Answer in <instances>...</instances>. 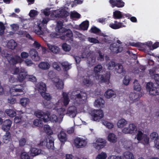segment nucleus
<instances>
[{"label": "nucleus", "mask_w": 159, "mask_h": 159, "mask_svg": "<svg viewBox=\"0 0 159 159\" xmlns=\"http://www.w3.org/2000/svg\"><path fill=\"white\" fill-rule=\"evenodd\" d=\"M41 12L44 14L45 16L43 17L42 21L41 20L37 21V27L34 31L35 33L39 35H43L44 33H46V31H47V29L45 27L44 25L47 24L49 20V18L48 17V16L50 14L49 9L46 8L42 10Z\"/></svg>", "instance_id": "obj_3"}, {"label": "nucleus", "mask_w": 159, "mask_h": 159, "mask_svg": "<svg viewBox=\"0 0 159 159\" xmlns=\"http://www.w3.org/2000/svg\"><path fill=\"white\" fill-rule=\"evenodd\" d=\"M30 55L32 59L35 61H39L40 57L38 56L37 51L35 49H32L30 51Z\"/></svg>", "instance_id": "obj_21"}, {"label": "nucleus", "mask_w": 159, "mask_h": 159, "mask_svg": "<svg viewBox=\"0 0 159 159\" xmlns=\"http://www.w3.org/2000/svg\"><path fill=\"white\" fill-rule=\"evenodd\" d=\"M36 88L40 94L42 93L43 92H46V85L42 82L38 83L36 85Z\"/></svg>", "instance_id": "obj_24"}, {"label": "nucleus", "mask_w": 159, "mask_h": 159, "mask_svg": "<svg viewBox=\"0 0 159 159\" xmlns=\"http://www.w3.org/2000/svg\"><path fill=\"white\" fill-rule=\"evenodd\" d=\"M142 96V94L141 92L137 93H132L129 94V98L131 100L135 101L136 100H137Z\"/></svg>", "instance_id": "obj_26"}, {"label": "nucleus", "mask_w": 159, "mask_h": 159, "mask_svg": "<svg viewBox=\"0 0 159 159\" xmlns=\"http://www.w3.org/2000/svg\"><path fill=\"white\" fill-rule=\"evenodd\" d=\"M35 115L38 117L41 118L44 121V117L46 115H48V114H44L42 111L40 110L36 111L35 113Z\"/></svg>", "instance_id": "obj_37"}, {"label": "nucleus", "mask_w": 159, "mask_h": 159, "mask_svg": "<svg viewBox=\"0 0 159 159\" xmlns=\"http://www.w3.org/2000/svg\"><path fill=\"white\" fill-rule=\"evenodd\" d=\"M5 112L6 114L11 117H14L16 114V112L13 110L7 109Z\"/></svg>", "instance_id": "obj_54"}, {"label": "nucleus", "mask_w": 159, "mask_h": 159, "mask_svg": "<svg viewBox=\"0 0 159 159\" xmlns=\"http://www.w3.org/2000/svg\"><path fill=\"white\" fill-rule=\"evenodd\" d=\"M56 30L60 34L66 32V36H62L61 37L63 40H67V37L71 38L73 36L72 31L69 30H66L63 27V24L61 21H59L57 22V26L56 28Z\"/></svg>", "instance_id": "obj_6"}, {"label": "nucleus", "mask_w": 159, "mask_h": 159, "mask_svg": "<svg viewBox=\"0 0 159 159\" xmlns=\"http://www.w3.org/2000/svg\"><path fill=\"white\" fill-rule=\"evenodd\" d=\"M92 55L90 57L88 58L87 63L89 66H92L95 64L96 62V57L95 56H93Z\"/></svg>", "instance_id": "obj_36"}, {"label": "nucleus", "mask_w": 159, "mask_h": 159, "mask_svg": "<svg viewBox=\"0 0 159 159\" xmlns=\"http://www.w3.org/2000/svg\"><path fill=\"white\" fill-rule=\"evenodd\" d=\"M38 66L41 69L47 70L50 68L51 66L50 64L47 62H42L39 63Z\"/></svg>", "instance_id": "obj_30"}, {"label": "nucleus", "mask_w": 159, "mask_h": 159, "mask_svg": "<svg viewBox=\"0 0 159 159\" xmlns=\"http://www.w3.org/2000/svg\"><path fill=\"white\" fill-rule=\"evenodd\" d=\"M115 95V92L111 89L107 90L104 94L105 97L107 98H110L112 97H114Z\"/></svg>", "instance_id": "obj_34"}, {"label": "nucleus", "mask_w": 159, "mask_h": 159, "mask_svg": "<svg viewBox=\"0 0 159 159\" xmlns=\"http://www.w3.org/2000/svg\"><path fill=\"white\" fill-rule=\"evenodd\" d=\"M107 140L110 143H115L117 141L116 136L114 133H110L107 136Z\"/></svg>", "instance_id": "obj_29"}, {"label": "nucleus", "mask_w": 159, "mask_h": 159, "mask_svg": "<svg viewBox=\"0 0 159 159\" xmlns=\"http://www.w3.org/2000/svg\"><path fill=\"white\" fill-rule=\"evenodd\" d=\"M23 69H21L20 70L19 68L17 67L16 66H14L12 68H11L10 69V71L11 73L12 74L16 75L17 74V73L20 71V72H21V70Z\"/></svg>", "instance_id": "obj_52"}, {"label": "nucleus", "mask_w": 159, "mask_h": 159, "mask_svg": "<svg viewBox=\"0 0 159 159\" xmlns=\"http://www.w3.org/2000/svg\"><path fill=\"white\" fill-rule=\"evenodd\" d=\"M92 120L95 121H99L104 116L103 111L101 109L94 110L90 113Z\"/></svg>", "instance_id": "obj_10"}, {"label": "nucleus", "mask_w": 159, "mask_h": 159, "mask_svg": "<svg viewBox=\"0 0 159 159\" xmlns=\"http://www.w3.org/2000/svg\"><path fill=\"white\" fill-rule=\"evenodd\" d=\"M53 84L57 88L59 89H62L63 88L64 84L62 81L57 77H55L52 79Z\"/></svg>", "instance_id": "obj_16"}, {"label": "nucleus", "mask_w": 159, "mask_h": 159, "mask_svg": "<svg viewBox=\"0 0 159 159\" xmlns=\"http://www.w3.org/2000/svg\"><path fill=\"white\" fill-rule=\"evenodd\" d=\"M102 69V66L101 65H98L94 67L93 71L95 74V79L98 82H105L107 84H108L109 83L110 73L109 72H107L104 78L103 75H99L98 74V73Z\"/></svg>", "instance_id": "obj_4"}, {"label": "nucleus", "mask_w": 159, "mask_h": 159, "mask_svg": "<svg viewBox=\"0 0 159 159\" xmlns=\"http://www.w3.org/2000/svg\"><path fill=\"white\" fill-rule=\"evenodd\" d=\"M149 138L146 134L143 135V137L142 138V140L139 141V142L141 143L144 145H148L149 143Z\"/></svg>", "instance_id": "obj_44"}, {"label": "nucleus", "mask_w": 159, "mask_h": 159, "mask_svg": "<svg viewBox=\"0 0 159 159\" xmlns=\"http://www.w3.org/2000/svg\"><path fill=\"white\" fill-rule=\"evenodd\" d=\"M130 78L128 75H126L125 76L123 80V84L126 85H127L129 84V82L130 80Z\"/></svg>", "instance_id": "obj_60"}, {"label": "nucleus", "mask_w": 159, "mask_h": 159, "mask_svg": "<svg viewBox=\"0 0 159 159\" xmlns=\"http://www.w3.org/2000/svg\"><path fill=\"white\" fill-rule=\"evenodd\" d=\"M41 150L36 148H32L30 149V154L32 156H34L41 153Z\"/></svg>", "instance_id": "obj_39"}, {"label": "nucleus", "mask_w": 159, "mask_h": 159, "mask_svg": "<svg viewBox=\"0 0 159 159\" xmlns=\"http://www.w3.org/2000/svg\"><path fill=\"white\" fill-rule=\"evenodd\" d=\"M30 102L29 99L27 98H23L20 100V104L23 106L25 107L28 105Z\"/></svg>", "instance_id": "obj_43"}, {"label": "nucleus", "mask_w": 159, "mask_h": 159, "mask_svg": "<svg viewBox=\"0 0 159 159\" xmlns=\"http://www.w3.org/2000/svg\"><path fill=\"white\" fill-rule=\"evenodd\" d=\"M26 139L24 138H21L19 140V145L20 147H22L25 145L26 143Z\"/></svg>", "instance_id": "obj_64"}, {"label": "nucleus", "mask_w": 159, "mask_h": 159, "mask_svg": "<svg viewBox=\"0 0 159 159\" xmlns=\"http://www.w3.org/2000/svg\"><path fill=\"white\" fill-rule=\"evenodd\" d=\"M124 157L126 159H134L133 154L129 151H126L123 154Z\"/></svg>", "instance_id": "obj_38"}, {"label": "nucleus", "mask_w": 159, "mask_h": 159, "mask_svg": "<svg viewBox=\"0 0 159 159\" xmlns=\"http://www.w3.org/2000/svg\"><path fill=\"white\" fill-rule=\"evenodd\" d=\"M90 75L89 76H85L83 78V83L84 85L87 86H91L93 84V82L89 78Z\"/></svg>", "instance_id": "obj_27"}, {"label": "nucleus", "mask_w": 159, "mask_h": 159, "mask_svg": "<svg viewBox=\"0 0 159 159\" xmlns=\"http://www.w3.org/2000/svg\"><path fill=\"white\" fill-rule=\"evenodd\" d=\"M110 0L109 2L113 7L116 6L118 7H122L124 6L125 3L122 0Z\"/></svg>", "instance_id": "obj_18"}, {"label": "nucleus", "mask_w": 159, "mask_h": 159, "mask_svg": "<svg viewBox=\"0 0 159 159\" xmlns=\"http://www.w3.org/2000/svg\"><path fill=\"white\" fill-rule=\"evenodd\" d=\"M110 49L113 53H116L120 52L123 50L122 47L117 46L116 43L111 44L110 47Z\"/></svg>", "instance_id": "obj_19"}, {"label": "nucleus", "mask_w": 159, "mask_h": 159, "mask_svg": "<svg viewBox=\"0 0 159 159\" xmlns=\"http://www.w3.org/2000/svg\"><path fill=\"white\" fill-rule=\"evenodd\" d=\"M34 125L39 127H42L43 126V124L41 120L36 119L33 122Z\"/></svg>", "instance_id": "obj_55"}, {"label": "nucleus", "mask_w": 159, "mask_h": 159, "mask_svg": "<svg viewBox=\"0 0 159 159\" xmlns=\"http://www.w3.org/2000/svg\"><path fill=\"white\" fill-rule=\"evenodd\" d=\"M144 134L141 131L139 130L138 131L136 136L135 137V138H136L139 141L137 143H139V141L142 140V138L143 137Z\"/></svg>", "instance_id": "obj_48"}, {"label": "nucleus", "mask_w": 159, "mask_h": 159, "mask_svg": "<svg viewBox=\"0 0 159 159\" xmlns=\"http://www.w3.org/2000/svg\"><path fill=\"white\" fill-rule=\"evenodd\" d=\"M58 13V14L55 15L56 17H60L62 18L66 17L69 15V13L65 9H62L60 11H56L54 12L53 14Z\"/></svg>", "instance_id": "obj_20"}, {"label": "nucleus", "mask_w": 159, "mask_h": 159, "mask_svg": "<svg viewBox=\"0 0 159 159\" xmlns=\"http://www.w3.org/2000/svg\"><path fill=\"white\" fill-rule=\"evenodd\" d=\"M86 140L82 138H77L74 140V144L77 148H81L86 146L87 144Z\"/></svg>", "instance_id": "obj_15"}, {"label": "nucleus", "mask_w": 159, "mask_h": 159, "mask_svg": "<svg viewBox=\"0 0 159 159\" xmlns=\"http://www.w3.org/2000/svg\"><path fill=\"white\" fill-rule=\"evenodd\" d=\"M61 65L63 69L65 70H67L70 69L71 67V64H70L67 62H64L61 63Z\"/></svg>", "instance_id": "obj_49"}, {"label": "nucleus", "mask_w": 159, "mask_h": 159, "mask_svg": "<svg viewBox=\"0 0 159 159\" xmlns=\"http://www.w3.org/2000/svg\"><path fill=\"white\" fill-rule=\"evenodd\" d=\"M70 16L71 18L79 19L80 18V15L77 12L75 11H73L71 13Z\"/></svg>", "instance_id": "obj_59"}, {"label": "nucleus", "mask_w": 159, "mask_h": 159, "mask_svg": "<svg viewBox=\"0 0 159 159\" xmlns=\"http://www.w3.org/2000/svg\"><path fill=\"white\" fill-rule=\"evenodd\" d=\"M58 136L60 141L62 142H65L67 140L66 134L63 131H61L58 134Z\"/></svg>", "instance_id": "obj_32"}, {"label": "nucleus", "mask_w": 159, "mask_h": 159, "mask_svg": "<svg viewBox=\"0 0 159 159\" xmlns=\"http://www.w3.org/2000/svg\"><path fill=\"white\" fill-rule=\"evenodd\" d=\"M137 130L135 125L131 123L129 124L128 126H125L122 130V133L125 134H132Z\"/></svg>", "instance_id": "obj_12"}, {"label": "nucleus", "mask_w": 159, "mask_h": 159, "mask_svg": "<svg viewBox=\"0 0 159 159\" xmlns=\"http://www.w3.org/2000/svg\"><path fill=\"white\" fill-rule=\"evenodd\" d=\"M70 98L73 100V105L69 107L66 112L65 109V115L70 117H75L79 112L77 110V107L85 102L87 98V94L79 90H74L71 93Z\"/></svg>", "instance_id": "obj_1"}, {"label": "nucleus", "mask_w": 159, "mask_h": 159, "mask_svg": "<svg viewBox=\"0 0 159 159\" xmlns=\"http://www.w3.org/2000/svg\"><path fill=\"white\" fill-rule=\"evenodd\" d=\"M107 156V154L102 152L99 154L96 157V159H106Z\"/></svg>", "instance_id": "obj_53"}, {"label": "nucleus", "mask_w": 159, "mask_h": 159, "mask_svg": "<svg viewBox=\"0 0 159 159\" xmlns=\"http://www.w3.org/2000/svg\"><path fill=\"white\" fill-rule=\"evenodd\" d=\"M54 109L57 111V116L55 114H52L50 116L48 114L44 117V122H46L50 121L52 122L60 123L62 121L65 115V108L55 107Z\"/></svg>", "instance_id": "obj_2"}, {"label": "nucleus", "mask_w": 159, "mask_h": 159, "mask_svg": "<svg viewBox=\"0 0 159 159\" xmlns=\"http://www.w3.org/2000/svg\"><path fill=\"white\" fill-rule=\"evenodd\" d=\"M2 56L6 57L9 63L10 64H16L17 63H21L23 60L22 58L25 59L27 58L29 56V53L27 52H23L21 53L20 56L21 58L19 56H15L13 58L11 55L9 54L2 53Z\"/></svg>", "instance_id": "obj_5"}, {"label": "nucleus", "mask_w": 159, "mask_h": 159, "mask_svg": "<svg viewBox=\"0 0 159 159\" xmlns=\"http://www.w3.org/2000/svg\"><path fill=\"white\" fill-rule=\"evenodd\" d=\"M89 25V22L88 21H84L82 22L80 25L81 29L84 30L87 29Z\"/></svg>", "instance_id": "obj_50"}, {"label": "nucleus", "mask_w": 159, "mask_h": 159, "mask_svg": "<svg viewBox=\"0 0 159 159\" xmlns=\"http://www.w3.org/2000/svg\"><path fill=\"white\" fill-rule=\"evenodd\" d=\"M148 47L150 50H153L157 48L159 46V43H155L153 45H152V43L151 41L148 42Z\"/></svg>", "instance_id": "obj_40"}, {"label": "nucleus", "mask_w": 159, "mask_h": 159, "mask_svg": "<svg viewBox=\"0 0 159 159\" xmlns=\"http://www.w3.org/2000/svg\"><path fill=\"white\" fill-rule=\"evenodd\" d=\"M105 101L101 98H99L94 102V106L97 108H102L104 107Z\"/></svg>", "instance_id": "obj_23"}, {"label": "nucleus", "mask_w": 159, "mask_h": 159, "mask_svg": "<svg viewBox=\"0 0 159 159\" xmlns=\"http://www.w3.org/2000/svg\"><path fill=\"white\" fill-rule=\"evenodd\" d=\"M25 88L24 84L14 85L10 89L11 94L12 96H16L20 95V93H24L26 91Z\"/></svg>", "instance_id": "obj_7"}, {"label": "nucleus", "mask_w": 159, "mask_h": 159, "mask_svg": "<svg viewBox=\"0 0 159 159\" xmlns=\"http://www.w3.org/2000/svg\"><path fill=\"white\" fill-rule=\"evenodd\" d=\"M106 141L101 138L96 139L93 143V147L97 149H100L103 148L106 145Z\"/></svg>", "instance_id": "obj_13"}, {"label": "nucleus", "mask_w": 159, "mask_h": 159, "mask_svg": "<svg viewBox=\"0 0 159 159\" xmlns=\"http://www.w3.org/2000/svg\"><path fill=\"white\" fill-rule=\"evenodd\" d=\"M38 14V12L34 10H30L29 13V15L31 17H34L37 15Z\"/></svg>", "instance_id": "obj_62"}, {"label": "nucleus", "mask_w": 159, "mask_h": 159, "mask_svg": "<svg viewBox=\"0 0 159 159\" xmlns=\"http://www.w3.org/2000/svg\"><path fill=\"white\" fill-rule=\"evenodd\" d=\"M11 138L10 134L9 132H7L3 137V141L5 143H7Z\"/></svg>", "instance_id": "obj_45"}, {"label": "nucleus", "mask_w": 159, "mask_h": 159, "mask_svg": "<svg viewBox=\"0 0 159 159\" xmlns=\"http://www.w3.org/2000/svg\"><path fill=\"white\" fill-rule=\"evenodd\" d=\"M89 45L87 46L84 48V51L82 53L81 57L82 58H89L93 54V52H91L89 49Z\"/></svg>", "instance_id": "obj_17"}, {"label": "nucleus", "mask_w": 159, "mask_h": 159, "mask_svg": "<svg viewBox=\"0 0 159 159\" xmlns=\"http://www.w3.org/2000/svg\"><path fill=\"white\" fill-rule=\"evenodd\" d=\"M44 130L46 133L48 134H52V131L49 126L48 125H45L44 126Z\"/></svg>", "instance_id": "obj_47"}, {"label": "nucleus", "mask_w": 159, "mask_h": 159, "mask_svg": "<svg viewBox=\"0 0 159 159\" xmlns=\"http://www.w3.org/2000/svg\"><path fill=\"white\" fill-rule=\"evenodd\" d=\"M150 138L154 140H156L158 138V134L155 132H153L150 135Z\"/></svg>", "instance_id": "obj_63"}, {"label": "nucleus", "mask_w": 159, "mask_h": 159, "mask_svg": "<svg viewBox=\"0 0 159 159\" xmlns=\"http://www.w3.org/2000/svg\"><path fill=\"white\" fill-rule=\"evenodd\" d=\"M134 90L138 91V93L140 92L141 87L140 84L138 83L137 80H135L134 82Z\"/></svg>", "instance_id": "obj_42"}, {"label": "nucleus", "mask_w": 159, "mask_h": 159, "mask_svg": "<svg viewBox=\"0 0 159 159\" xmlns=\"http://www.w3.org/2000/svg\"><path fill=\"white\" fill-rule=\"evenodd\" d=\"M17 78L20 82L22 81L26 78L28 79L29 81L33 82H35L36 81V79L35 76L33 75H27V72L24 69L21 70Z\"/></svg>", "instance_id": "obj_9"}, {"label": "nucleus", "mask_w": 159, "mask_h": 159, "mask_svg": "<svg viewBox=\"0 0 159 159\" xmlns=\"http://www.w3.org/2000/svg\"><path fill=\"white\" fill-rule=\"evenodd\" d=\"M148 42L146 43H135L134 44L132 45L139 47L143 50H145L147 49V47H148Z\"/></svg>", "instance_id": "obj_35"}, {"label": "nucleus", "mask_w": 159, "mask_h": 159, "mask_svg": "<svg viewBox=\"0 0 159 159\" xmlns=\"http://www.w3.org/2000/svg\"><path fill=\"white\" fill-rule=\"evenodd\" d=\"M62 48L63 50L66 52H69L71 49L70 46L66 43H64L62 44Z\"/></svg>", "instance_id": "obj_57"}, {"label": "nucleus", "mask_w": 159, "mask_h": 159, "mask_svg": "<svg viewBox=\"0 0 159 159\" xmlns=\"http://www.w3.org/2000/svg\"><path fill=\"white\" fill-rule=\"evenodd\" d=\"M146 89L147 91L149 92L150 94L151 95H156L159 94V89L154 87L152 82H150L147 83Z\"/></svg>", "instance_id": "obj_11"}, {"label": "nucleus", "mask_w": 159, "mask_h": 159, "mask_svg": "<svg viewBox=\"0 0 159 159\" xmlns=\"http://www.w3.org/2000/svg\"><path fill=\"white\" fill-rule=\"evenodd\" d=\"M115 69L116 71L118 73H122L123 71L122 66L119 64H117L116 65Z\"/></svg>", "instance_id": "obj_46"}, {"label": "nucleus", "mask_w": 159, "mask_h": 159, "mask_svg": "<svg viewBox=\"0 0 159 159\" xmlns=\"http://www.w3.org/2000/svg\"><path fill=\"white\" fill-rule=\"evenodd\" d=\"M109 26L111 28L114 29H117L126 26L125 25H124L122 23L117 22L116 21H115L114 23H110Z\"/></svg>", "instance_id": "obj_25"}, {"label": "nucleus", "mask_w": 159, "mask_h": 159, "mask_svg": "<svg viewBox=\"0 0 159 159\" xmlns=\"http://www.w3.org/2000/svg\"><path fill=\"white\" fill-rule=\"evenodd\" d=\"M89 107L88 105L85 103L82 106H81V108L80 110L79 111V112H86L89 109Z\"/></svg>", "instance_id": "obj_56"}, {"label": "nucleus", "mask_w": 159, "mask_h": 159, "mask_svg": "<svg viewBox=\"0 0 159 159\" xmlns=\"http://www.w3.org/2000/svg\"><path fill=\"white\" fill-rule=\"evenodd\" d=\"M47 45L48 49L51 52L56 54H58L60 52V49L57 46L50 44H47Z\"/></svg>", "instance_id": "obj_22"}, {"label": "nucleus", "mask_w": 159, "mask_h": 159, "mask_svg": "<svg viewBox=\"0 0 159 159\" xmlns=\"http://www.w3.org/2000/svg\"><path fill=\"white\" fill-rule=\"evenodd\" d=\"M54 139L50 136H48L44 139H41L39 143L40 146H46L49 149H53L54 148Z\"/></svg>", "instance_id": "obj_8"}, {"label": "nucleus", "mask_w": 159, "mask_h": 159, "mask_svg": "<svg viewBox=\"0 0 159 159\" xmlns=\"http://www.w3.org/2000/svg\"><path fill=\"white\" fill-rule=\"evenodd\" d=\"M124 15L122 13L118 11H116L113 12V16L115 19H120Z\"/></svg>", "instance_id": "obj_41"}, {"label": "nucleus", "mask_w": 159, "mask_h": 159, "mask_svg": "<svg viewBox=\"0 0 159 159\" xmlns=\"http://www.w3.org/2000/svg\"><path fill=\"white\" fill-rule=\"evenodd\" d=\"M17 46V43L13 40H9L7 43V47L11 49H14Z\"/></svg>", "instance_id": "obj_33"}, {"label": "nucleus", "mask_w": 159, "mask_h": 159, "mask_svg": "<svg viewBox=\"0 0 159 159\" xmlns=\"http://www.w3.org/2000/svg\"><path fill=\"white\" fill-rule=\"evenodd\" d=\"M124 147L127 149L131 148H133L132 144L130 141H127L125 142L124 144Z\"/></svg>", "instance_id": "obj_58"}, {"label": "nucleus", "mask_w": 159, "mask_h": 159, "mask_svg": "<svg viewBox=\"0 0 159 159\" xmlns=\"http://www.w3.org/2000/svg\"><path fill=\"white\" fill-rule=\"evenodd\" d=\"M40 94L44 98L47 100H49L51 99V96L50 94L45 93V92H43Z\"/></svg>", "instance_id": "obj_61"}, {"label": "nucleus", "mask_w": 159, "mask_h": 159, "mask_svg": "<svg viewBox=\"0 0 159 159\" xmlns=\"http://www.w3.org/2000/svg\"><path fill=\"white\" fill-rule=\"evenodd\" d=\"M102 124L109 129H111L114 127L113 123L107 121H102Z\"/></svg>", "instance_id": "obj_51"}, {"label": "nucleus", "mask_w": 159, "mask_h": 159, "mask_svg": "<svg viewBox=\"0 0 159 159\" xmlns=\"http://www.w3.org/2000/svg\"><path fill=\"white\" fill-rule=\"evenodd\" d=\"M11 125V121L9 120H6L4 121L2 128L5 131H8L10 129Z\"/></svg>", "instance_id": "obj_28"}, {"label": "nucleus", "mask_w": 159, "mask_h": 159, "mask_svg": "<svg viewBox=\"0 0 159 159\" xmlns=\"http://www.w3.org/2000/svg\"><path fill=\"white\" fill-rule=\"evenodd\" d=\"M127 124V122L124 119L119 120L117 124V127L119 128H123L126 126Z\"/></svg>", "instance_id": "obj_31"}, {"label": "nucleus", "mask_w": 159, "mask_h": 159, "mask_svg": "<svg viewBox=\"0 0 159 159\" xmlns=\"http://www.w3.org/2000/svg\"><path fill=\"white\" fill-rule=\"evenodd\" d=\"M63 98L61 100L58 101V102L56 104L55 107L57 106L58 107H61V105H62V102L64 106H66L68 104L70 100L67 94L63 92Z\"/></svg>", "instance_id": "obj_14"}]
</instances>
